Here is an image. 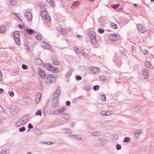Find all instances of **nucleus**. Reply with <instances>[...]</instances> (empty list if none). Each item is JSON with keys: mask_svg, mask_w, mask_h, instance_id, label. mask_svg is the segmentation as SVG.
I'll return each mask as SVG.
<instances>
[{"mask_svg": "<svg viewBox=\"0 0 154 154\" xmlns=\"http://www.w3.org/2000/svg\"><path fill=\"white\" fill-rule=\"evenodd\" d=\"M89 37L91 43L93 45H95L97 43L96 39L95 32L93 31H91L89 32Z\"/></svg>", "mask_w": 154, "mask_h": 154, "instance_id": "obj_1", "label": "nucleus"}, {"mask_svg": "<svg viewBox=\"0 0 154 154\" xmlns=\"http://www.w3.org/2000/svg\"><path fill=\"white\" fill-rule=\"evenodd\" d=\"M107 143V141L105 139L101 138L100 139H97L94 140L95 144L98 146H103L106 145Z\"/></svg>", "mask_w": 154, "mask_h": 154, "instance_id": "obj_2", "label": "nucleus"}, {"mask_svg": "<svg viewBox=\"0 0 154 154\" xmlns=\"http://www.w3.org/2000/svg\"><path fill=\"white\" fill-rule=\"evenodd\" d=\"M40 15L43 18V20L47 22L51 21V17L48 14V12L45 11H42L40 13Z\"/></svg>", "mask_w": 154, "mask_h": 154, "instance_id": "obj_3", "label": "nucleus"}, {"mask_svg": "<svg viewBox=\"0 0 154 154\" xmlns=\"http://www.w3.org/2000/svg\"><path fill=\"white\" fill-rule=\"evenodd\" d=\"M13 36L16 44L18 45L20 44V38L19 33L18 31H15L14 32Z\"/></svg>", "mask_w": 154, "mask_h": 154, "instance_id": "obj_4", "label": "nucleus"}, {"mask_svg": "<svg viewBox=\"0 0 154 154\" xmlns=\"http://www.w3.org/2000/svg\"><path fill=\"white\" fill-rule=\"evenodd\" d=\"M55 81L56 78L53 75H49L47 77L46 81L48 85H50L51 84L55 82Z\"/></svg>", "mask_w": 154, "mask_h": 154, "instance_id": "obj_5", "label": "nucleus"}, {"mask_svg": "<svg viewBox=\"0 0 154 154\" xmlns=\"http://www.w3.org/2000/svg\"><path fill=\"white\" fill-rule=\"evenodd\" d=\"M66 108L65 107H60L54 110V113L55 115H59L61 114L63 112H64L66 110Z\"/></svg>", "mask_w": 154, "mask_h": 154, "instance_id": "obj_6", "label": "nucleus"}, {"mask_svg": "<svg viewBox=\"0 0 154 154\" xmlns=\"http://www.w3.org/2000/svg\"><path fill=\"white\" fill-rule=\"evenodd\" d=\"M40 45L43 48H45L48 50L52 51H54V49L53 48H52L50 45L45 42H42Z\"/></svg>", "mask_w": 154, "mask_h": 154, "instance_id": "obj_7", "label": "nucleus"}, {"mask_svg": "<svg viewBox=\"0 0 154 154\" xmlns=\"http://www.w3.org/2000/svg\"><path fill=\"white\" fill-rule=\"evenodd\" d=\"M120 38V36L119 35L115 34H112L109 36V38L110 41H114L119 39Z\"/></svg>", "mask_w": 154, "mask_h": 154, "instance_id": "obj_8", "label": "nucleus"}, {"mask_svg": "<svg viewBox=\"0 0 154 154\" xmlns=\"http://www.w3.org/2000/svg\"><path fill=\"white\" fill-rule=\"evenodd\" d=\"M60 87H58L54 92L52 96L54 99H57L59 97L60 94Z\"/></svg>", "mask_w": 154, "mask_h": 154, "instance_id": "obj_9", "label": "nucleus"}, {"mask_svg": "<svg viewBox=\"0 0 154 154\" xmlns=\"http://www.w3.org/2000/svg\"><path fill=\"white\" fill-rule=\"evenodd\" d=\"M74 49L75 52L80 56H83L85 53V51L82 49L78 48L76 47H74Z\"/></svg>", "mask_w": 154, "mask_h": 154, "instance_id": "obj_10", "label": "nucleus"}, {"mask_svg": "<svg viewBox=\"0 0 154 154\" xmlns=\"http://www.w3.org/2000/svg\"><path fill=\"white\" fill-rule=\"evenodd\" d=\"M26 32L27 33L30 35H32L34 33V35L36 38L37 40H38V35H35V32L33 29H26Z\"/></svg>", "mask_w": 154, "mask_h": 154, "instance_id": "obj_11", "label": "nucleus"}, {"mask_svg": "<svg viewBox=\"0 0 154 154\" xmlns=\"http://www.w3.org/2000/svg\"><path fill=\"white\" fill-rule=\"evenodd\" d=\"M24 15L28 20L30 21L32 20V17L31 13L30 11H28L25 12Z\"/></svg>", "mask_w": 154, "mask_h": 154, "instance_id": "obj_12", "label": "nucleus"}, {"mask_svg": "<svg viewBox=\"0 0 154 154\" xmlns=\"http://www.w3.org/2000/svg\"><path fill=\"white\" fill-rule=\"evenodd\" d=\"M138 30L141 33H143L146 31V29L144 27L141 25L139 24L138 25H137Z\"/></svg>", "mask_w": 154, "mask_h": 154, "instance_id": "obj_13", "label": "nucleus"}, {"mask_svg": "<svg viewBox=\"0 0 154 154\" xmlns=\"http://www.w3.org/2000/svg\"><path fill=\"white\" fill-rule=\"evenodd\" d=\"M142 73L144 78L146 79H148L149 76L148 70L145 69H144L143 70Z\"/></svg>", "mask_w": 154, "mask_h": 154, "instance_id": "obj_14", "label": "nucleus"}, {"mask_svg": "<svg viewBox=\"0 0 154 154\" xmlns=\"http://www.w3.org/2000/svg\"><path fill=\"white\" fill-rule=\"evenodd\" d=\"M39 75L42 79H44L46 76V74L45 71L39 68Z\"/></svg>", "mask_w": 154, "mask_h": 154, "instance_id": "obj_15", "label": "nucleus"}, {"mask_svg": "<svg viewBox=\"0 0 154 154\" xmlns=\"http://www.w3.org/2000/svg\"><path fill=\"white\" fill-rule=\"evenodd\" d=\"M143 133L142 130L139 129L135 130L134 132V134L135 137H137Z\"/></svg>", "mask_w": 154, "mask_h": 154, "instance_id": "obj_16", "label": "nucleus"}, {"mask_svg": "<svg viewBox=\"0 0 154 154\" xmlns=\"http://www.w3.org/2000/svg\"><path fill=\"white\" fill-rule=\"evenodd\" d=\"M62 117L66 120H69L70 119V116L69 114L66 113H63L62 114Z\"/></svg>", "mask_w": 154, "mask_h": 154, "instance_id": "obj_17", "label": "nucleus"}, {"mask_svg": "<svg viewBox=\"0 0 154 154\" xmlns=\"http://www.w3.org/2000/svg\"><path fill=\"white\" fill-rule=\"evenodd\" d=\"M29 117V114H26L22 117L20 119L24 123L26 121Z\"/></svg>", "mask_w": 154, "mask_h": 154, "instance_id": "obj_18", "label": "nucleus"}, {"mask_svg": "<svg viewBox=\"0 0 154 154\" xmlns=\"http://www.w3.org/2000/svg\"><path fill=\"white\" fill-rule=\"evenodd\" d=\"M69 137H72V139L74 140H83L82 138L76 136L74 135V134H71L69 135Z\"/></svg>", "mask_w": 154, "mask_h": 154, "instance_id": "obj_19", "label": "nucleus"}, {"mask_svg": "<svg viewBox=\"0 0 154 154\" xmlns=\"http://www.w3.org/2000/svg\"><path fill=\"white\" fill-rule=\"evenodd\" d=\"M23 123V122L20 119L15 122V125L16 127H18L20 126Z\"/></svg>", "mask_w": 154, "mask_h": 154, "instance_id": "obj_20", "label": "nucleus"}, {"mask_svg": "<svg viewBox=\"0 0 154 154\" xmlns=\"http://www.w3.org/2000/svg\"><path fill=\"white\" fill-rule=\"evenodd\" d=\"M101 115L102 116H109L112 115V114L109 111H103L101 112Z\"/></svg>", "mask_w": 154, "mask_h": 154, "instance_id": "obj_21", "label": "nucleus"}, {"mask_svg": "<svg viewBox=\"0 0 154 154\" xmlns=\"http://www.w3.org/2000/svg\"><path fill=\"white\" fill-rule=\"evenodd\" d=\"M99 69L97 67L93 68L92 70V72L94 74L97 73L99 72Z\"/></svg>", "mask_w": 154, "mask_h": 154, "instance_id": "obj_22", "label": "nucleus"}, {"mask_svg": "<svg viewBox=\"0 0 154 154\" xmlns=\"http://www.w3.org/2000/svg\"><path fill=\"white\" fill-rule=\"evenodd\" d=\"M79 2L78 1H76L74 2L72 4L71 7L73 8H75L76 6H78L79 5Z\"/></svg>", "mask_w": 154, "mask_h": 154, "instance_id": "obj_23", "label": "nucleus"}, {"mask_svg": "<svg viewBox=\"0 0 154 154\" xmlns=\"http://www.w3.org/2000/svg\"><path fill=\"white\" fill-rule=\"evenodd\" d=\"M44 66L49 71H50V69H51V68L52 67L51 64L48 63L45 64Z\"/></svg>", "mask_w": 154, "mask_h": 154, "instance_id": "obj_24", "label": "nucleus"}, {"mask_svg": "<svg viewBox=\"0 0 154 154\" xmlns=\"http://www.w3.org/2000/svg\"><path fill=\"white\" fill-rule=\"evenodd\" d=\"M50 71L53 72L57 73L59 72V70L58 68H57L52 66L51 68V69H50Z\"/></svg>", "mask_w": 154, "mask_h": 154, "instance_id": "obj_25", "label": "nucleus"}, {"mask_svg": "<svg viewBox=\"0 0 154 154\" xmlns=\"http://www.w3.org/2000/svg\"><path fill=\"white\" fill-rule=\"evenodd\" d=\"M74 71V70L71 69L68 72L67 74L66 78L69 77L72 74V72Z\"/></svg>", "mask_w": 154, "mask_h": 154, "instance_id": "obj_26", "label": "nucleus"}, {"mask_svg": "<svg viewBox=\"0 0 154 154\" xmlns=\"http://www.w3.org/2000/svg\"><path fill=\"white\" fill-rule=\"evenodd\" d=\"M53 63L56 65H59L60 64V63L59 61H58L57 60L53 58L52 60Z\"/></svg>", "mask_w": 154, "mask_h": 154, "instance_id": "obj_27", "label": "nucleus"}, {"mask_svg": "<svg viewBox=\"0 0 154 154\" xmlns=\"http://www.w3.org/2000/svg\"><path fill=\"white\" fill-rule=\"evenodd\" d=\"M5 28L4 26H2L0 27V33H4L5 31Z\"/></svg>", "mask_w": 154, "mask_h": 154, "instance_id": "obj_28", "label": "nucleus"}, {"mask_svg": "<svg viewBox=\"0 0 154 154\" xmlns=\"http://www.w3.org/2000/svg\"><path fill=\"white\" fill-rule=\"evenodd\" d=\"M8 152L7 149H5L2 150L0 154H8Z\"/></svg>", "mask_w": 154, "mask_h": 154, "instance_id": "obj_29", "label": "nucleus"}, {"mask_svg": "<svg viewBox=\"0 0 154 154\" xmlns=\"http://www.w3.org/2000/svg\"><path fill=\"white\" fill-rule=\"evenodd\" d=\"M131 139L129 137H125L124 138L123 142L124 143H129L130 142Z\"/></svg>", "mask_w": 154, "mask_h": 154, "instance_id": "obj_30", "label": "nucleus"}, {"mask_svg": "<svg viewBox=\"0 0 154 154\" xmlns=\"http://www.w3.org/2000/svg\"><path fill=\"white\" fill-rule=\"evenodd\" d=\"M57 125H60L65 123V122L63 120H61L59 121H57Z\"/></svg>", "mask_w": 154, "mask_h": 154, "instance_id": "obj_31", "label": "nucleus"}, {"mask_svg": "<svg viewBox=\"0 0 154 154\" xmlns=\"http://www.w3.org/2000/svg\"><path fill=\"white\" fill-rule=\"evenodd\" d=\"M144 107V106L141 105L139 106H136L134 108V110H137L139 109H143Z\"/></svg>", "mask_w": 154, "mask_h": 154, "instance_id": "obj_32", "label": "nucleus"}, {"mask_svg": "<svg viewBox=\"0 0 154 154\" xmlns=\"http://www.w3.org/2000/svg\"><path fill=\"white\" fill-rule=\"evenodd\" d=\"M100 79L101 81H104L107 79V78L106 76L102 75L100 77Z\"/></svg>", "mask_w": 154, "mask_h": 154, "instance_id": "obj_33", "label": "nucleus"}, {"mask_svg": "<svg viewBox=\"0 0 154 154\" xmlns=\"http://www.w3.org/2000/svg\"><path fill=\"white\" fill-rule=\"evenodd\" d=\"M100 99L101 100L103 101H106V97L105 94H102L100 96Z\"/></svg>", "mask_w": 154, "mask_h": 154, "instance_id": "obj_34", "label": "nucleus"}, {"mask_svg": "<svg viewBox=\"0 0 154 154\" xmlns=\"http://www.w3.org/2000/svg\"><path fill=\"white\" fill-rule=\"evenodd\" d=\"M46 1L51 6H53L54 5V3L53 0H46Z\"/></svg>", "mask_w": 154, "mask_h": 154, "instance_id": "obj_35", "label": "nucleus"}, {"mask_svg": "<svg viewBox=\"0 0 154 154\" xmlns=\"http://www.w3.org/2000/svg\"><path fill=\"white\" fill-rule=\"evenodd\" d=\"M60 32L63 35H66L67 33L66 30L64 29H62L60 31Z\"/></svg>", "mask_w": 154, "mask_h": 154, "instance_id": "obj_36", "label": "nucleus"}, {"mask_svg": "<svg viewBox=\"0 0 154 154\" xmlns=\"http://www.w3.org/2000/svg\"><path fill=\"white\" fill-rule=\"evenodd\" d=\"M119 4H114L112 5H111V7L114 9H116L119 7Z\"/></svg>", "mask_w": 154, "mask_h": 154, "instance_id": "obj_37", "label": "nucleus"}, {"mask_svg": "<svg viewBox=\"0 0 154 154\" xmlns=\"http://www.w3.org/2000/svg\"><path fill=\"white\" fill-rule=\"evenodd\" d=\"M24 100L25 102L26 103H27L29 102H30L31 101V100L30 98H25L24 99Z\"/></svg>", "mask_w": 154, "mask_h": 154, "instance_id": "obj_38", "label": "nucleus"}, {"mask_svg": "<svg viewBox=\"0 0 154 154\" xmlns=\"http://www.w3.org/2000/svg\"><path fill=\"white\" fill-rule=\"evenodd\" d=\"M100 133L99 131H95L92 133V135L94 136H97L100 135Z\"/></svg>", "mask_w": 154, "mask_h": 154, "instance_id": "obj_39", "label": "nucleus"}, {"mask_svg": "<svg viewBox=\"0 0 154 154\" xmlns=\"http://www.w3.org/2000/svg\"><path fill=\"white\" fill-rule=\"evenodd\" d=\"M145 63L146 64V66L147 68H149L151 66L150 63L148 61H146L145 62Z\"/></svg>", "mask_w": 154, "mask_h": 154, "instance_id": "obj_40", "label": "nucleus"}, {"mask_svg": "<svg viewBox=\"0 0 154 154\" xmlns=\"http://www.w3.org/2000/svg\"><path fill=\"white\" fill-rule=\"evenodd\" d=\"M111 25V26L114 29H116L117 28V26L116 24L112 23Z\"/></svg>", "mask_w": 154, "mask_h": 154, "instance_id": "obj_41", "label": "nucleus"}, {"mask_svg": "<svg viewBox=\"0 0 154 154\" xmlns=\"http://www.w3.org/2000/svg\"><path fill=\"white\" fill-rule=\"evenodd\" d=\"M100 88V87L98 85H96L94 86L93 87V89L95 91H97Z\"/></svg>", "mask_w": 154, "mask_h": 154, "instance_id": "obj_42", "label": "nucleus"}, {"mask_svg": "<svg viewBox=\"0 0 154 154\" xmlns=\"http://www.w3.org/2000/svg\"><path fill=\"white\" fill-rule=\"evenodd\" d=\"M64 132L66 133L69 134L71 133V131L70 129H66L64 130Z\"/></svg>", "mask_w": 154, "mask_h": 154, "instance_id": "obj_43", "label": "nucleus"}, {"mask_svg": "<svg viewBox=\"0 0 154 154\" xmlns=\"http://www.w3.org/2000/svg\"><path fill=\"white\" fill-rule=\"evenodd\" d=\"M22 67L23 69H28V67L26 65L23 64L22 65Z\"/></svg>", "mask_w": 154, "mask_h": 154, "instance_id": "obj_44", "label": "nucleus"}, {"mask_svg": "<svg viewBox=\"0 0 154 154\" xmlns=\"http://www.w3.org/2000/svg\"><path fill=\"white\" fill-rule=\"evenodd\" d=\"M19 131L20 132L24 131L25 130V128L24 127H22L19 128Z\"/></svg>", "mask_w": 154, "mask_h": 154, "instance_id": "obj_45", "label": "nucleus"}, {"mask_svg": "<svg viewBox=\"0 0 154 154\" xmlns=\"http://www.w3.org/2000/svg\"><path fill=\"white\" fill-rule=\"evenodd\" d=\"M116 148L117 150H119L121 149V146L119 144H117L116 145Z\"/></svg>", "mask_w": 154, "mask_h": 154, "instance_id": "obj_46", "label": "nucleus"}, {"mask_svg": "<svg viewBox=\"0 0 154 154\" xmlns=\"http://www.w3.org/2000/svg\"><path fill=\"white\" fill-rule=\"evenodd\" d=\"M113 139H115V140H117L118 138V136L116 134H114L113 135Z\"/></svg>", "mask_w": 154, "mask_h": 154, "instance_id": "obj_47", "label": "nucleus"}, {"mask_svg": "<svg viewBox=\"0 0 154 154\" xmlns=\"http://www.w3.org/2000/svg\"><path fill=\"white\" fill-rule=\"evenodd\" d=\"M98 31L100 33H103L104 32V30L101 28L98 29Z\"/></svg>", "mask_w": 154, "mask_h": 154, "instance_id": "obj_48", "label": "nucleus"}, {"mask_svg": "<svg viewBox=\"0 0 154 154\" xmlns=\"http://www.w3.org/2000/svg\"><path fill=\"white\" fill-rule=\"evenodd\" d=\"M82 78L79 76H76L75 77V79L79 81L82 79Z\"/></svg>", "mask_w": 154, "mask_h": 154, "instance_id": "obj_49", "label": "nucleus"}, {"mask_svg": "<svg viewBox=\"0 0 154 154\" xmlns=\"http://www.w3.org/2000/svg\"><path fill=\"white\" fill-rule=\"evenodd\" d=\"M15 4V0H10V4L11 5H14Z\"/></svg>", "mask_w": 154, "mask_h": 154, "instance_id": "obj_50", "label": "nucleus"}, {"mask_svg": "<svg viewBox=\"0 0 154 154\" xmlns=\"http://www.w3.org/2000/svg\"><path fill=\"white\" fill-rule=\"evenodd\" d=\"M143 52L145 54H147L149 53L148 50L146 49L144 50Z\"/></svg>", "mask_w": 154, "mask_h": 154, "instance_id": "obj_51", "label": "nucleus"}, {"mask_svg": "<svg viewBox=\"0 0 154 154\" xmlns=\"http://www.w3.org/2000/svg\"><path fill=\"white\" fill-rule=\"evenodd\" d=\"M43 88V84L42 83H40L39 84V89H42Z\"/></svg>", "mask_w": 154, "mask_h": 154, "instance_id": "obj_52", "label": "nucleus"}, {"mask_svg": "<svg viewBox=\"0 0 154 154\" xmlns=\"http://www.w3.org/2000/svg\"><path fill=\"white\" fill-rule=\"evenodd\" d=\"M28 128L29 129H31L33 128V126L32 125L31 123H29L28 125Z\"/></svg>", "mask_w": 154, "mask_h": 154, "instance_id": "obj_53", "label": "nucleus"}, {"mask_svg": "<svg viewBox=\"0 0 154 154\" xmlns=\"http://www.w3.org/2000/svg\"><path fill=\"white\" fill-rule=\"evenodd\" d=\"M9 94L11 97H13L14 95V93L13 91L9 92Z\"/></svg>", "mask_w": 154, "mask_h": 154, "instance_id": "obj_54", "label": "nucleus"}, {"mask_svg": "<svg viewBox=\"0 0 154 154\" xmlns=\"http://www.w3.org/2000/svg\"><path fill=\"white\" fill-rule=\"evenodd\" d=\"M38 96L37 95L36 97V99H35V103H38V97H37Z\"/></svg>", "mask_w": 154, "mask_h": 154, "instance_id": "obj_55", "label": "nucleus"}, {"mask_svg": "<svg viewBox=\"0 0 154 154\" xmlns=\"http://www.w3.org/2000/svg\"><path fill=\"white\" fill-rule=\"evenodd\" d=\"M70 104V102L69 101H67L66 102V104L67 106H69Z\"/></svg>", "mask_w": 154, "mask_h": 154, "instance_id": "obj_56", "label": "nucleus"}, {"mask_svg": "<svg viewBox=\"0 0 154 154\" xmlns=\"http://www.w3.org/2000/svg\"><path fill=\"white\" fill-rule=\"evenodd\" d=\"M18 26L20 29H22L24 27V26H22L20 24H18Z\"/></svg>", "mask_w": 154, "mask_h": 154, "instance_id": "obj_57", "label": "nucleus"}, {"mask_svg": "<svg viewBox=\"0 0 154 154\" xmlns=\"http://www.w3.org/2000/svg\"><path fill=\"white\" fill-rule=\"evenodd\" d=\"M38 59H37L35 60V63L36 65H38Z\"/></svg>", "mask_w": 154, "mask_h": 154, "instance_id": "obj_58", "label": "nucleus"}, {"mask_svg": "<svg viewBox=\"0 0 154 154\" xmlns=\"http://www.w3.org/2000/svg\"><path fill=\"white\" fill-rule=\"evenodd\" d=\"M39 6L40 8H43L45 7V4L44 3H43L42 5H40Z\"/></svg>", "mask_w": 154, "mask_h": 154, "instance_id": "obj_59", "label": "nucleus"}, {"mask_svg": "<svg viewBox=\"0 0 154 154\" xmlns=\"http://www.w3.org/2000/svg\"><path fill=\"white\" fill-rule=\"evenodd\" d=\"M90 88L89 87H87L85 88V89L86 90H90Z\"/></svg>", "mask_w": 154, "mask_h": 154, "instance_id": "obj_60", "label": "nucleus"}, {"mask_svg": "<svg viewBox=\"0 0 154 154\" xmlns=\"http://www.w3.org/2000/svg\"><path fill=\"white\" fill-rule=\"evenodd\" d=\"M13 14H15V15L16 16V17L17 18H18L20 20V18L19 17L18 15L17 14H16V13H13Z\"/></svg>", "mask_w": 154, "mask_h": 154, "instance_id": "obj_61", "label": "nucleus"}, {"mask_svg": "<svg viewBox=\"0 0 154 154\" xmlns=\"http://www.w3.org/2000/svg\"><path fill=\"white\" fill-rule=\"evenodd\" d=\"M3 90L1 88H0V94H2L3 91Z\"/></svg>", "mask_w": 154, "mask_h": 154, "instance_id": "obj_62", "label": "nucleus"}, {"mask_svg": "<svg viewBox=\"0 0 154 154\" xmlns=\"http://www.w3.org/2000/svg\"><path fill=\"white\" fill-rule=\"evenodd\" d=\"M42 115V111L39 110V116H41Z\"/></svg>", "mask_w": 154, "mask_h": 154, "instance_id": "obj_63", "label": "nucleus"}, {"mask_svg": "<svg viewBox=\"0 0 154 154\" xmlns=\"http://www.w3.org/2000/svg\"><path fill=\"white\" fill-rule=\"evenodd\" d=\"M134 46H131V50L133 51L134 50Z\"/></svg>", "mask_w": 154, "mask_h": 154, "instance_id": "obj_64", "label": "nucleus"}]
</instances>
